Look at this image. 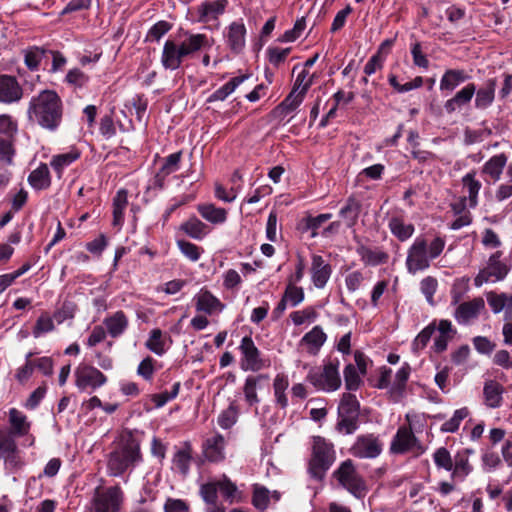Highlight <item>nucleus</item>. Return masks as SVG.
I'll list each match as a JSON object with an SVG mask.
<instances>
[{"label": "nucleus", "mask_w": 512, "mask_h": 512, "mask_svg": "<svg viewBox=\"0 0 512 512\" xmlns=\"http://www.w3.org/2000/svg\"><path fill=\"white\" fill-rule=\"evenodd\" d=\"M81 156V152L77 148H71L65 153L53 155L50 160V166L57 174L60 179L63 175L64 170L69 167L72 163L77 161Z\"/></svg>", "instance_id": "24"}, {"label": "nucleus", "mask_w": 512, "mask_h": 512, "mask_svg": "<svg viewBox=\"0 0 512 512\" xmlns=\"http://www.w3.org/2000/svg\"><path fill=\"white\" fill-rule=\"evenodd\" d=\"M11 434L18 437L26 436L31 428V423L27 416L16 408H11L8 412Z\"/></svg>", "instance_id": "30"}, {"label": "nucleus", "mask_w": 512, "mask_h": 512, "mask_svg": "<svg viewBox=\"0 0 512 512\" xmlns=\"http://www.w3.org/2000/svg\"><path fill=\"white\" fill-rule=\"evenodd\" d=\"M197 211L204 220L213 225H221L227 220V210L211 203L199 204Z\"/></svg>", "instance_id": "27"}, {"label": "nucleus", "mask_w": 512, "mask_h": 512, "mask_svg": "<svg viewBox=\"0 0 512 512\" xmlns=\"http://www.w3.org/2000/svg\"><path fill=\"white\" fill-rule=\"evenodd\" d=\"M128 205V192L125 189L117 191L113 198V225L121 226L124 222V211Z\"/></svg>", "instance_id": "41"}, {"label": "nucleus", "mask_w": 512, "mask_h": 512, "mask_svg": "<svg viewBox=\"0 0 512 512\" xmlns=\"http://www.w3.org/2000/svg\"><path fill=\"white\" fill-rule=\"evenodd\" d=\"M104 325L108 334L112 338L121 336L128 327V318L123 311H117L113 315L106 317Z\"/></svg>", "instance_id": "31"}, {"label": "nucleus", "mask_w": 512, "mask_h": 512, "mask_svg": "<svg viewBox=\"0 0 512 512\" xmlns=\"http://www.w3.org/2000/svg\"><path fill=\"white\" fill-rule=\"evenodd\" d=\"M311 279L316 288H323L331 276V266L322 256L313 255L311 262Z\"/></svg>", "instance_id": "22"}, {"label": "nucleus", "mask_w": 512, "mask_h": 512, "mask_svg": "<svg viewBox=\"0 0 512 512\" xmlns=\"http://www.w3.org/2000/svg\"><path fill=\"white\" fill-rule=\"evenodd\" d=\"M383 446L379 435L366 433L356 437L349 452L359 459H375L382 453Z\"/></svg>", "instance_id": "9"}, {"label": "nucleus", "mask_w": 512, "mask_h": 512, "mask_svg": "<svg viewBox=\"0 0 512 512\" xmlns=\"http://www.w3.org/2000/svg\"><path fill=\"white\" fill-rule=\"evenodd\" d=\"M411 373L410 365L405 362L395 375V381L391 385L389 393L394 398H400L404 395L406 384Z\"/></svg>", "instance_id": "37"}, {"label": "nucleus", "mask_w": 512, "mask_h": 512, "mask_svg": "<svg viewBox=\"0 0 512 512\" xmlns=\"http://www.w3.org/2000/svg\"><path fill=\"white\" fill-rule=\"evenodd\" d=\"M503 386L493 380L485 383L483 394L485 397L486 405L490 408H498L502 404Z\"/></svg>", "instance_id": "36"}, {"label": "nucleus", "mask_w": 512, "mask_h": 512, "mask_svg": "<svg viewBox=\"0 0 512 512\" xmlns=\"http://www.w3.org/2000/svg\"><path fill=\"white\" fill-rule=\"evenodd\" d=\"M507 163V156L504 153L491 157L483 166V173L489 175L493 180L500 179Z\"/></svg>", "instance_id": "45"}, {"label": "nucleus", "mask_w": 512, "mask_h": 512, "mask_svg": "<svg viewBox=\"0 0 512 512\" xmlns=\"http://www.w3.org/2000/svg\"><path fill=\"white\" fill-rule=\"evenodd\" d=\"M360 402L352 393H344L338 406V416H359Z\"/></svg>", "instance_id": "44"}, {"label": "nucleus", "mask_w": 512, "mask_h": 512, "mask_svg": "<svg viewBox=\"0 0 512 512\" xmlns=\"http://www.w3.org/2000/svg\"><path fill=\"white\" fill-rule=\"evenodd\" d=\"M28 182L36 190L48 189L51 185V175L48 165L41 163L29 174Z\"/></svg>", "instance_id": "33"}, {"label": "nucleus", "mask_w": 512, "mask_h": 512, "mask_svg": "<svg viewBox=\"0 0 512 512\" xmlns=\"http://www.w3.org/2000/svg\"><path fill=\"white\" fill-rule=\"evenodd\" d=\"M360 212V204L353 198H349L340 210V216L345 219L348 227L355 225Z\"/></svg>", "instance_id": "48"}, {"label": "nucleus", "mask_w": 512, "mask_h": 512, "mask_svg": "<svg viewBox=\"0 0 512 512\" xmlns=\"http://www.w3.org/2000/svg\"><path fill=\"white\" fill-rule=\"evenodd\" d=\"M500 252L493 254L488 261L487 266L479 272L475 278V285L494 284L504 279L508 273V267L500 261Z\"/></svg>", "instance_id": "12"}, {"label": "nucleus", "mask_w": 512, "mask_h": 512, "mask_svg": "<svg viewBox=\"0 0 512 512\" xmlns=\"http://www.w3.org/2000/svg\"><path fill=\"white\" fill-rule=\"evenodd\" d=\"M239 350L242 355L240 367L243 371L258 372L270 366V360L262 357L261 351L250 336L242 338Z\"/></svg>", "instance_id": "8"}, {"label": "nucleus", "mask_w": 512, "mask_h": 512, "mask_svg": "<svg viewBox=\"0 0 512 512\" xmlns=\"http://www.w3.org/2000/svg\"><path fill=\"white\" fill-rule=\"evenodd\" d=\"M75 309L76 305L73 302L67 301L65 299L54 311L53 318L58 324H61L65 320L74 317Z\"/></svg>", "instance_id": "55"}, {"label": "nucleus", "mask_w": 512, "mask_h": 512, "mask_svg": "<svg viewBox=\"0 0 512 512\" xmlns=\"http://www.w3.org/2000/svg\"><path fill=\"white\" fill-rule=\"evenodd\" d=\"M476 92V86L474 83H468L466 86L461 88L455 93V95L448 99L444 103V110L447 114H453L454 112L467 106Z\"/></svg>", "instance_id": "19"}, {"label": "nucleus", "mask_w": 512, "mask_h": 512, "mask_svg": "<svg viewBox=\"0 0 512 512\" xmlns=\"http://www.w3.org/2000/svg\"><path fill=\"white\" fill-rule=\"evenodd\" d=\"M485 309L484 299L476 297L470 301L460 303L454 312V318L459 324H468L479 317Z\"/></svg>", "instance_id": "14"}, {"label": "nucleus", "mask_w": 512, "mask_h": 512, "mask_svg": "<svg viewBox=\"0 0 512 512\" xmlns=\"http://www.w3.org/2000/svg\"><path fill=\"white\" fill-rule=\"evenodd\" d=\"M358 251L366 265L376 266L385 264L389 259L388 253L381 248L361 247Z\"/></svg>", "instance_id": "40"}, {"label": "nucleus", "mask_w": 512, "mask_h": 512, "mask_svg": "<svg viewBox=\"0 0 512 512\" xmlns=\"http://www.w3.org/2000/svg\"><path fill=\"white\" fill-rule=\"evenodd\" d=\"M15 155V148L11 140L0 137V162L11 165Z\"/></svg>", "instance_id": "62"}, {"label": "nucleus", "mask_w": 512, "mask_h": 512, "mask_svg": "<svg viewBox=\"0 0 512 512\" xmlns=\"http://www.w3.org/2000/svg\"><path fill=\"white\" fill-rule=\"evenodd\" d=\"M496 84V79H489L484 83V85L476 90L474 104L477 109L484 110L493 103L495 98Z\"/></svg>", "instance_id": "29"}, {"label": "nucleus", "mask_w": 512, "mask_h": 512, "mask_svg": "<svg viewBox=\"0 0 512 512\" xmlns=\"http://www.w3.org/2000/svg\"><path fill=\"white\" fill-rule=\"evenodd\" d=\"M172 25L164 20L155 23L148 31L147 41H159L170 29Z\"/></svg>", "instance_id": "60"}, {"label": "nucleus", "mask_w": 512, "mask_h": 512, "mask_svg": "<svg viewBox=\"0 0 512 512\" xmlns=\"http://www.w3.org/2000/svg\"><path fill=\"white\" fill-rule=\"evenodd\" d=\"M177 246L185 257L194 262L198 261L203 253L201 247L186 240H177Z\"/></svg>", "instance_id": "56"}, {"label": "nucleus", "mask_w": 512, "mask_h": 512, "mask_svg": "<svg viewBox=\"0 0 512 512\" xmlns=\"http://www.w3.org/2000/svg\"><path fill=\"white\" fill-rule=\"evenodd\" d=\"M142 461L139 442L130 434L109 453L107 468L110 475L119 477Z\"/></svg>", "instance_id": "3"}, {"label": "nucleus", "mask_w": 512, "mask_h": 512, "mask_svg": "<svg viewBox=\"0 0 512 512\" xmlns=\"http://www.w3.org/2000/svg\"><path fill=\"white\" fill-rule=\"evenodd\" d=\"M47 392V386L46 383H42L38 388H36L28 397V399L25 402V408L28 410H34L36 409L40 402L43 400Z\"/></svg>", "instance_id": "64"}, {"label": "nucleus", "mask_w": 512, "mask_h": 512, "mask_svg": "<svg viewBox=\"0 0 512 512\" xmlns=\"http://www.w3.org/2000/svg\"><path fill=\"white\" fill-rule=\"evenodd\" d=\"M473 453L474 450L470 448H464L457 451L453 458V468L451 470L452 479L464 481L473 471V466L469 463V457Z\"/></svg>", "instance_id": "18"}, {"label": "nucleus", "mask_w": 512, "mask_h": 512, "mask_svg": "<svg viewBox=\"0 0 512 512\" xmlns=\"http://www.w3.org/2000/svg\"><path fill=\"white\" fill-rule=\"evenodd\" d=\"M164 346L165 342L162 331L158 328L151 330L146 347L155 354L162 355L165 352Z\"/></svg>", "instance_id": "52"}, {"label": "nucleus", "mask_w": 512, "mask_h": 512, "mask_svg": "<svg viewBox=\"0 0 512 512\" xmlns=\"http://www.w3.org/2000/svg\"><path fill=\"white\" fill-rule=\"evenodd\" d=\"M268 374L249 375L245 379L243 386V393L245 401L249 406H254L260 403V399L257 395V386L262 381H268Z\"/></svg>", "instance_id": "25"}, {"label": "nucleus", "mask_w": 512, "mask_h": 512, "mask_svg": "<svg viewBox=\"0 0 512 512\" xmlns=\"http://www.w3.org/2000/svg\"><path fill=\"white\" fill-rule=\"evenodd\" d=\"M212 44V39L206 34L186 32L183 40H167L164 43L161 63L165 69L177 70L184 60L193 58L202 50L210 49Z\"/></svg>", "instance_id": "2"}, {"label": "nucleus", "mask_w": 512, "mask_h": 512, "mask_svg": "<svg viewBox=\"0 0 512 512\" xmlns=\"http://www.w3.org/2000/svg\"><path fill=\"white\" fill-rule=\"evenodd\" d=\"M53 317L48 313H42L33 327L32 334L35 338L40 337L42 334L52 332L55 329Z\"/></svg>", "instance_id": "50"}, {"label": "nucleus", "mask_w": 512, "mask_h": 512, "mask_svg": "<svg viewBox=\"0 0 512 512\" xmlns=\"http://www.w3.org/2000/svg\"><path fill=\"white\" fill-rule=\"evenodd\" d=\"M463 189L468 193V203L471 208L478 204V194L482 187L481 182L476 178V171H471L462 178Z\"/></svg>", "instance_id": "35"}, {"label": "nucleus", "mask_w": 512, "mask_h": 512, "mask_svg": "<svg viewBox=\"0 0 512 512\" xmlns=\"http://www.w3.org/2000/svg\"><path fill=\"white\" fill-rule=\"evenodd\" d=\"M313 83V77L309 74L308 70L303 69L296 77L292 90L298 91L303 96L306 95L308 89Z\"/></svg>", "instance_id": "61"}, {"label": "nucleus", "mask_w": 512, "mask_h": 512, "mask_svg": "<svg viewBox=\"0 0 512 512\" xmlns=\"http://www.w3.org/2000/svg\"><path fill=\"white\" fill-rule=\"evenodd\" d=\"M179 229L195 240H202L211 232L209 226L196 216L189 217L180 225Z\"/></svg>", "instance_id": "23"}, {"label": "nucleus", "mask_w": 512, "mask_h": 512, "mask_svg": "<svg viewBox=\"0 0 512 512\" xmlns=\"http://www.w3.org/2000/svg\"><path fill=\"white\" fill-rule=\"evenodd\" d=\"M340 361L338 358H329L323 365L322 371L310 370L306 380L317 390L333 392L340 388L341 377L339 373Z\"/></svg>", "instance_id": "7"}, {"label": "nucleus", "mask_w": 512, "mask_h": 512, "mask_svg": "<svg viewBox=\"0 0 512 512\" xmlns=\"http://www.w3.org/2000/svg\"><path fill=\"white\" fill-rule=\"evenodd\" d=\"M470 411L467 407H462L454 411L453 416L444 422L440 428L442 433H455L458 431L461 422L468 417Z\"/></svg>", "instance_id": "47"}, {"label": "nucleus", "mask_w": 512, "mask_h": 512, "mask_svg": "<svg viewBox=\"0 0 512 512\" xmlns=\"http://www.w3.org/2000/svg\"><path fill=\"white\" fill-rule=\"evenodd\" d=\"M226 43L229 49L238 54L243 51L246 44V27L243 22H232L225 32Z\"/></svg>", "instance_id": "16"}, {"label": "nucleus", "mask_w": 512, "mask_h": 512, "mask_svg": "<svg viewBox=\"0 0 512 512\" xmlns=\"http://www.w3.org/2000/svg\"><path fill=\"white\" fill-rule=\"evenodd\" d=\"M436 331V320L429 323L414 339L412 346L415 351L424 349Z\"/></svg>", "instance_id": "51"}, {"label": "nucleus", "mask_w": 512, "mask_h": 512, "mask_svg": "<svg viewBox=\"0 0 512 512\" xmlns=\"http://www.w3.org/2000/svg\"><path fill=\"white\" fill-rule=\"evenodd\" d=\"M289 386V380L287 375L279 373L275 376L273 382L274 396L276 404L281 408L285 409L288 406V398L285 393Z\"/></svg>", "instance_id": "43"}, {"label": "nucleus", "mask_w": 512, "mask_h": 512, "mask_svg": "<svg viewBox=\"0 0 512 512\" xmlns=\"http://www.w3.org/2000/svg\"><path fill=\"white\" fill-rule=\"evenodd\" d=\"M217 483L219 485V491L223 497L232 503L238 491L236 484L233 483L226 475H224L222 479L218 480Z\"/></svg>", "instance_id": "63"}, {"label": "nucleus", "mask_w": 512, "mask_h": 512, "mask_svg": "<svg viewBox=\"0 0 512 512\" xmlns=\"http://www.w3.org/2000/svg\"><path fill=\"white\" fill-rule=\"evenodd\" d=\"M228 0H212L200 4L197 8L198 22H217L228 7Z\"/></svg>", "instance_id": "15"}, {"label": "nucleus", "mask_w": 512, "mask_h": 512, "mask_svg": "<svg viewBox=\"0 0 512 512\" xmlns=\"http://www.w3.org/2000/svg\"><path fill=\"white\" fill-rule=\"evenodd\" d=\"M388 227L392 235L402 242L412 237L415 231L414 225L406 223L402 215H393L389 219Z\"/></svg>", "instance_id": "28"}, {"label": "nucleus", "mask_w": 512, "mask_h": 512, "mask_svg": "<svg viewBox=\"0 0 512 512\" xmlns=\"http://www.w3.org/2000/svg\"><path fill=\"white\" fill-rule=\"evenodd\" d=\"M445 247L442 237H435L430 243L418 237L408 250L406 266L409 272L416 273L429 267L430 260L437 258Z\"/></svg>", "instance_id": "4"}, {"label": "nucleus", "mask_w": 512, "mask_h": 512, "mask_svg": "<svg viewBox=\"0 0 512 512\" xmlns=\"http://www.w3.org/2000/svg\"><path fill=\"white\" fill-rule=\"evenodd\" d=\"M196 297V310L202 311L208 314L213 313L216 310H221V302L213 296L209 290H202Z\"/></svg>", "instance_id": "38"}, {"label": "nucleus", "mask_w": 512, "mask_h": 512, "mask_svg": "<svg viewBox=\"0 0 512 512\" xmlns=\"http://www.w3.org/2000/svg\"><path fill=\"white\" fill-rule=\"evenodd\" d=\"M75 385L82 392H93L107 382V377L99 369L88 364H80L75 370Z\"/></svg>", "instance_id": "10"}, {"label": "nucleus", "mask_w": 512, "mask_h": 512, "mask_svg": "<svg viewBox=\"0 0 512 512\" xmlns=\"http://www.w3.org/2000/svg\"><path fill=\"white\" fill-rule=\"evenodd\" d=\"M339 484L354 497L361 499L367 494V485L364 478L357 472L353 460L346 459L340 463L332 473Z\"/></svg>", "instance_id": "6"}, {"label": "nucleus", "mask_w": 512, "mask_h": 512, "mask_svg": "<svg viewBox=\"0 0 512 512\" xmlns=\"http://www.w3.org/2000/svg\"><path fill=\"white\" fill-rule=\"evenodd\" d=\"M417 442L411 427L401 426L392 439L390 451L394 454H404L411 450Z\"/></svg>", "instance_id": "17"}, {"label": "nucleus", "mask_w": 512, "mask_h": 512, "mask_svg": "<svg viewBox=\"0 0 512 512\" xmlns=\"http://www.w3.org/2000/svg\"><path fill=\"white\" fill-rule=\"evenodd\" d=\"M248 78H249V75H240V76L232 78L230 81H228L222 87H220L219 89L214 91L209 96L208 102L225 100L230 94H232L236 90V88L240 84H242Z\"/></svg>", "instance_id": "39"}, {"label": "nucleus", "mask_w": 512, "mask_h": 512, "mask_svg": "<svg viewBox=\"0 0 512 512\" xmlns=\"http://www.w3.org/2000/svg\"><path fill=\"white\" fill-rule=\"evenodd\" d=\"M336 460V452L331 442L324 437L314 436L308 473L311 478L322 481Z\"/></svg>", "instance_id": "5"}, {"label": "nucleus", "mask_w": 512, "mask_h": 512, "mask_svg": "<svg viewBox=\"0 0 512 512\" xmlns=\"http://www.w3.org/2000/svg\"><path fill=\"white\" fill-rule=\"evenodd\" d=\"M45 54V50L39 47H31L24 52V62L30 70H36Z\"/></svg>", "instance_id": "53"}, {"label": "nucleus", "mask_w": 512, "mask_h": 512, "mask_svg": "<svg viewBox=\"0 0 512 512\" xmlns=\"http://www.w3.org/2000/svg\"><path fill=\"white\" fill-rule=\"evenodd\" d=\"M24 95V91L16 77L0 74V103H18Z\"/></svg>", "instance_id": "13"}, {"label": "nucleus", "mask_w": 512, "mask_h": 512, "mask_svg": "<svg viewBox=\"0 0 512 512\" xmlns=\"http://www.w3.org/2000/svg\"><path fill=\"white\" fill-rule=\"evenodd\" d=\"M224 436L217 433L216 435L207 438L202 445L203 454L209 462L218 463L224 460Z\"/></svg>", "instance_id": "20"}, {"label": "nucleus", "mask_w": 512, "mask_h": 512, "mask_svg": "<svg viewBox=\"0 0 512 512\" xmlns=\"http://www.w3.org/2000/svg\"><path fill=\"white\" fill-rule=\"evenodd\" d=\"M327 339L326 334L320 326L313 327L301 339V343L309 345V353L315 354Z\"/></svg>", "instance_id": "42"}, {"label": "nucleus", "mask_w": 512, "mask_h": 512, "mask_svg": "<svg viewBox=\"0 0 512 512\" xmlns=\"http://www.w3.org/2000/svg\"><path fill=\"white\" fill-rule=\"evenodd\" d=\"M182 158V152L178 151L175 153H172L168 155L160 168V170L156 173L154 180H153V186L157 189H162L165 184L166 178L177 171L180 166V161Z\"/></svg>", "instance_id": "21"}, {"label": "nucleus", "mask_w": 512, "mask_h": 512, "mask_svg": "<svg viewBox=\"0 0 512 512\" xmlns=\"http://www.w3.org/2000/svg\"><path fill=\"white\" fill-rule=\"evenodd\" d=\"M470 79V75L461 69H448L444 72L440 80V90L442 92H451L461 83Z\"/></svg>", "instance_id": "26"}, {"label": "nucleus", "mask_w": 512, "mask_h": 512, "mask_svg": "<svg viewBox=\"0 0 512 512\" xmlns=\"http://www.w3.org/2000/svg\"><path fill=\"white\" fill-rule=\"evenodd\" d=\"M192 445L185 442L183 448L179 449L172 458L173 468H176L183 476H186L190 470V464L193 459Z\"/></svg>", "instance_id": "32"}, {"label": "nucleus", "mask_w": 512, "mask_h": 512, "mask_svg": "<svg viewBox=\"0 0 512 512\" xmlns=\"http://www.w3.org/2000/svg\"><path fill=\"white\" fill-rule=\"evenodd\" d=\"M124 494L116 485L97 493L93 499L94 512H119L123 503Z\"/></svg>", "instance_id": "11"}, {"label": "nucleus", "mask_w": 512, "mask_h": 512, "mask_svg": "<svg viewBox=\"0 0 512 512\" xmlns=\"http://www.w3.org/2000/svg\"><path fill=\"white\" fill-rule=\"evenodd\" d=\"M63 112L64 105L57 92L45 89L29 100L27 118L32 124L54 132L62 123Z\"/></svg>", "instance_id": "1"}, {"label": "nucleus", "mask_w": 512, "mask_h": 512, "mask_svg": "<svg viewBox=\"0 0 512 512\" xmlns=\"http://www.w3.org/2000/svg\"><path fill=\"white\" fill-rule=\"evenodd\" d=\"M345 388L347 391H357L363 384L361 374L357 371L355 365L349 363L343 370Z\"/></svg>", "instance_id": "46"}, {"label": "nucleus", "mask_w": 512, "mask_h": 512, "mask_svg": "<svg viewBox=\"0 0 512 512\" xmlns=\"http://www.w3.org/2000/svg\"><path fill=\"white\" fill-rule=\"evenodd\" d=\"M219 485L217 481H210L200 486V495L206 504L218 502Z\"/></svg>", "instance_id": "54"}, {"label": "nucleus", "mask_w": 512, "mask_h": 512, "mask_svg": "<svg viewBox=\"0 0 512 512\" xmlns=\"http://www.w3.org/2000/svg\"><path fill=\"white\" fill-rule=\"evenodd\" d=\"M304 97L305 96L299 94L298 91L292 90L288 96L274 109V114L277 117L285 118L301 105Z\"/></svg>", "instance_id": "34"}, {"label": "nucleus", "mask_w": 512, "mask_h": 512, "mask_svg": "<svg viewBox=\"0 0 512 512\" xmlns=\"http://www.w3.org/2000/svg\"><path fill=\"white\" fill-rule=\"evenodd\" d=\"M18 132V122L10 114H0V134L13 137Z\"/></svg>", "instance_id": "59"}, {"label": "nucleus", "mask_w": 512, "mask_h": 512, "mask_svg": "<svg viewBox=\"0 0 512 512\" xmlns=\"http://www.w3.org/2000/svg\"><path fill=\"white\" fill-rule=\"evenodd\" d=\"M270 500V491L261 485L255 484L253 487L252 504L253 506L264 511L267 509Z\"/></svg>", "instance_id": "49"}, {"label": "nucleus", "mask_w": 512, "mask_h": 512, "mask_svg": "<svg viewBox=\"0 0 512 512\" xmlns=\"http://www.w3.org/2000/svg\"><path fill=\"white\" fill-rule=\"evenodd\" d=\"M359 427V416H338L336 429L345 434H353Z\"/></svg>", "instance_id": "58"}, {"label": "nucleus", "mask_w": 512, "mask_h": 512, "mask_svg": "<svg viewBox=\"0 0 512 512\" xmlns=\"http://www.w3.org/2000/svg\"><path fill=\"white\" fill-rule=\"evenodd\" d=\"M433 460L438 468L451 471L453 468V458L445 447L438 448L433 454Z\"/></svg>", "instance_id": "57"}]
</instances>
